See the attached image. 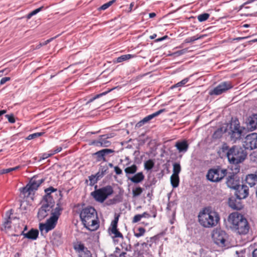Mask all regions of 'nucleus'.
<instances>
[{
  "instance_id": "nucleus-1",
  "label": "nucleus",
  "mask_w": 257,
  "mask_h": 257,
  "mask_svg": "<svg viewBox=\"0 0 257 257\" xmlns=\"http://www.w3.org/2000/svg\"><path fill=\"white\" fill-rule=\"evenodd\" d=\"M223 153H225L228 162L231 164H238L246 158L247 152L244 147L233 146L229 148L226 143H224L221 148Z\"/></svg>"
},
{
  "instance_id": "nucleus-2",
  "label": "nucleus",
  "mask_w": 257,
  "mask_h": 257,
  "mask_svg": "<svg viewBox=\"0 0 257 257\" xmlns=\"http://www.w3.org/2000/svg\"><path fill=\"white\" fill-rule=\"evenodd\" d=\"M228 222L232 230L240 235L247 234L250 227L247 219L238 212L231 213L228 216Z\"/></svg>"
},
{
  "instance_id": "nucleus-3",
  "label": "nucleus",
  "mask_w": 257,
  "mask_h": 257,
  "mask_svg": "<svg viewBox=\"0 0 257 257\" xmlns=\"http://www.w3.org/2000/svg\"><path fill=\"white\" fill-rule=\"evenodd\" d=\"M198 218L200 224L205 228H212L217 225L220 220L218 213L211 207H206L200 210Z\"/></svg>"
},
{
  "instance_id": "nucleus-4",
  "label": "nucleus",
  "mask_w": 257,
  "mask_h": 257,
  "mask_svg": "<svg viewBox=\"0 0 257 257\" xmlns=\"http://www.w3.org/2000/svg\"><path fill=\"white\" fill-rule=\"evenodd\" d=\"M80 218L85 227L88 230L94 231L98 228L97 212L94 207L83 208L80 212Z\"/></svg>"
},
{
  "instance_id": "nucleus-5",
  "label": "nucleus",
  "mask_w": 257,
  "mask_h": 257,
  "mask_svg": "<svg viewBox=\"0 0 257 257\" xmlns=\"http://www.w3.org/2000/svg\"><path fill=\"white\" fill-rule=\"evenodd\" d=\"M62 208L60 207L59 204H57L56 207L52 212V215L47 220L45 223H40L39 229L42 231L45 230L46 233L53 229L56 226L58 218L61 214Z\"/></svg>"
},
{
  "instance_id": "nucleus-6",
  "label": "nucleus",
  "mask_w": 257,
  "mask_h": 257,
  "mask_svg": "<svg viewBox=\"0 0 257 257\" xmlns=\"http://www.w3.org/2000/svg\"><path fill=\"white\" fill-rule=\"evenodd\" d=\"M244 129V127L240 125V123L237 119H232L228 128V133L231 141L236 142L237 140H240L243 137V131Z\"/></svg>"
},
{
  "instance_id": "nucleus-7",
  "label": "nucleus",
  "mask_w": 257,
  "mask_h": 257,
  "mask_svg": "<svg viewBox=\"0 0 257 257\" xmlns=\"http://www.w3.org/2000/svg\"><path fill=\"white\" fill-rule=\"evenodd\" d=\"M113 193L112 187L107 185L101 188L95 189L91 193V195L97 202L103 203L105 200Z\"/></svg>"
},
{
  "instance_id": "nucleus-8",
  "label": "nucleus",
  "mask_w": 257,
  "mask_h": 257,
  "mask_svg": "<svg viewBox=\"0 0 257 257\" xmlns=\"http://www.w3.org/2000/svg\"><path fill=\"white\" fill-rule=\"evenodd\" d=\"M227 175V170L221 168H212L208 170L206 177L212 182L221 181Z\"/></svg>"
},
{
  "instance_id": "nucleus-9",
  "label": "nucleus",
  "mask_w": 257,
  "mask_h": 257,
  "mask_svg": "<svg viewBox=\"0 0 257 257\" xmlns=\"http://www.w3.org/2000/svg\"><path fill=\"white\" fill-rule=\"evenodd\" d=\"M54 203L44 202L43 201L42 206L39 208L37 213V217L39 220H43L50 213L52 215V212L54 211L52 208L54 206Z\"/></svg>"
},
{
  "instance_id": "nucleus-10",
  "label": "nucleus",
  "mask_w": 257,
  "mask_h": 257,
  "mask_svg": "<svg viewBox=\"0 0 257 257\" xmlns=\"http://www.w3.org/2000/svg\"><path fill=\"white\" fill-rule=\"evenodd\" d=\"M227 234L225 231L221 229H216L212 233V238L215 244L221 247L226 246Z\"/></svg>"
},
{
  "instance_id": "nucleus-11",
  "label": "nucleus",
  "mask_w": 257,
  "mask_h": 257,
  "mask_svg": "<svg viewBox=\"0 0 257 257\" xmlns=\"http://www.w3.org/2000/svg\"><path fill=\"white\" fill-rule=\"evenodd\" d=\"M37 176H34L30 181L29 184L23 188L24 193L28 192L31 194L32 192L38 189L41 184L45 181L44 179H37Z\"/></svg>"
},
{
  "instance_id": "nucleus-12",
  "label": "nucleus",
  "mask_w": 257,
  "mask_h": 257,
  "mask_svg": "<svg viewBox=\"0 0 257 257\" xmlns=\"http://www.w3.org/2000/svg\"><path fill=\"white\" fill-rule=\"evenodd\" d=\"M243 147L245 150H252L257 148V133L248 135L243 142Z\"/></svg>"
},
{
  "instance_id": "nucleus-13",
  "label": "nucleus",
  "mask_w": 257,
  "mask_h": 257,
  "mask_svg": "<svg viewBox=\"0 0 257 257\" xmlns=\"http://www.w3.org/2000/svg\"><path fill=\"white\" fill-rule=\"evenodd\" d=\"M233 85L230 81L222 82L210 92V94L220 95L231 89Z\"/></svg>"
},
{
  "instance_id": "nucleus-14",
  "label": "nucleus",
  "mask_w": 257,
  "mask_h": 257,
  "mask_svg": "<svg viewBox=\"0 0 257 257\" xmlns=\"http://www.w3.org/2000/svg\"><path fill=\"white\" fill-rule=\"evenodd\" d=\"M74 248L78 253L79 257H92L90 251L83 243H80L75 245Z\"/></svg>"
},
{
  "instance_id": "nucleus-15",
  "label": "nucleus",
  "mask_w": 257,
  "mask_h": 257,
  "mask_svg": "<svg viewBox=\"0 0 257 257\" xmlns=\"http://www.w3.org/2000/svg\"><path fill=\"white\" fill-rule=\"evenodd\" d=\"M235 194L239 199H244L248 195V188L244 185H239L235 189Z\"/></svg>"
},
{
  "instance_id": "nucleus-16",
  "label": "nucleus",
  "mask_w": 257,
  "mask_h": 257,
  "mask_svg": "<svg viewBox=\"0 0 257 257\" xmlns=\"http://www.w3.org/2000/svg\"><path fill=\"white\" fill-rule=\"evenodd\" d=\"M114 151L109 149H104L99 151L96 152L94 154L96 157L97 161H103L106 162L107 160L105 159V156L109 155V154L113 153Z\"/></svg>"
},
{
  "instance_id": "nucleus-17",
  "label": "nucleus",
  "mask_w": 257,
  "mask_h": 257,
  "mask_svg": "<svg viewBox=\"0 0 257 257\" xmlns=\"http://www.w3.org/2000/svg\"><path fill=\"white\" fill-rule=\"evenodd\" d=\"M226 184L229 188L235 190L240 185L239 180L233 174H232L227 177Z\"/></svg>"
},
{
  "instance_id": "nucleus-18",
  "label": "nucleus",
  "mask_w": 257,
  "mask_h": 257,
  "mask_svg": "<svg viewBox=\"0 0 257 257\" xmlns=\"http://www.w3.org/2000/svg\"><path fill=\"white\" fill-rule=\"evenodd\" d=\"M50 239L52 244L57 246L60 245L63 242L62 233L59 231H54L52 234Z\"/></svg>"
},
{
  "instance_id": "nucleus-19",
  "label": "nucleus",
  "mask_w": 257,
  "mask_h": 257,
  "mask_svg": "<svg viewBox=\"0 0 257 257\" xmlns=\"http://www.w3.org/2000/svg\"><path fill=\"white\" fill-rule=\"evenodd\" d=\"M229 206L234 210H240L243 207L241 199L235 198L234 197L229 198L228 200Z\"/></svg>"
},
{
  "instance_id": "nucleus-20",
  "label": "nucleus",
  "mask_w": 257,
  "mask_h": 257,
  "mask_svg": "<svg viewBox=\"0 0 257 257\" xmlns=\"http://www.w3.org/2000/svg\"><path fill=\"white\" fill-rule=\"evenodd\" d=\"M91 145L99 147H108L110 146L111 142L102 135L98 140L92 141Z\"/></svg>"
},
{
  "instance_id": "nucleus-21",
  "label": "nucleus",
  "mask_w": 257,
  "mask_h": 257,
  "mask_svg": "<svg viewBox=\"0 0 257 257\" xmlns=\"http://www.w3.org/2000/svg\"><path fill=\"white\" fill-rule=\"evenodd\" d=\"M130 162H128L126 165L127 167L124 170L125 176L127 179L131 177L132 175L135 174L138 170V167L136 164H134L130 166Z\"/></svg>"
},
{
  "instance_id": "nucleus-22",
  "label": "nucleus",
  "mask_w": 257,
  "mask_h": 257,
  "mask_svg": "<svg viewBox=\"0 0 257 257\" xmlns=\"http://www.w3.org/2000/svg\"><path fill=\"white\" fill-rule=\"evenodd\" d=\"M178 152L181 153H186L189 148V144L187 141L185 140L177 141L175 146Z\"/></svg>"
},
{
  "instance_id": "nucleus-23",
  "label": "nucleus",
  "mask_w": 257,
  "mask_h": 257,
  "mask_svg": "<svg viewBox=\"0 0 257 257\" xmlns=\"http://www.w3.org/2000/svg\"><path fill=\"white\" fill-rule=\"evenodd\" d=\"M57 189L51 186L45 190L46 195L43 197V201L44 202H52L54 203V201L51 193L57 191Z\"/></svg>"
},
{
  "instance_id": "nucleus-24",
  "label": "nucleus",
  "mask_w": 257,
  "mask_h": 257,
  "mask_svg": "<svg viewBox=\"0 0 257 257\" xmlns=\"http://www.w3.org/2000/svg\"><path fill=\"white\" fill-rule=\"evenodd\" d=\"M21 235H23L25 238L31 240H36L38 237L39 231L37 229H31L27 233L23 231Z\"/></svg>"
},
{
  "instance_id": "nucleus-25",
  "label": "nucleus",
  "mask_w": 257,
  "mask_h": 257,
  "mask_svg": "<svg viewBox=\"0 0 257 257\" xmlns=\"http://www.w3.org/2000/svg\"><path fill=\"white\" fill-rule=\"evenodd\" d=\"M145 179V175L142 172L136 173L133 176H132L128 180L135 184H138L142 182Z\"/></svg>"
},
{
  "instance_id": "nucleus-26",
  "label": "nucleus",
  "mask_w": 257,
  "mask_h": 257,
  "mask_svg": "<svg viewBox=\"0 0 257 257\" xmlns=\"http://www.w3.org/2000/svg\"><path fill=\"white\" fill-rule=\"evenodd\" d=\"M247 126L253 131L257 128V114H253L248 118Z\"/></svg>"
},
{
  "instance_id": "nucleus-27",
  "label": "nucleus",
  "mask_w": 257,
  "mask_h": 257,
  "mask_svg": "<svg viewBox=\"0 0 257 257\" xmlns=\"http://www.w3.org/2000/svg\"><path fill=\"white\" fill-rule=\"evenodd\" d=\"M245 182L250 187H253L257 183V175L255 174H249L246 176Z\"/></svg>"
},
{
  "instance_id": "nucleus-28",
  "label": "nucleus",
  "mask_w": 257,
  "mask_h": 257,
  "mask_svg": "<svg viewBox=\"0 0 257 257\" xmlns=\"http://www.w3.org/2000/svg\"><path fill=\"white\" fill-rule=\"evenodd\" d=\"M13 214V210L12 209H10L7 211L6 212V218L5 221L4 223V226L5 228L9 229L11 228V216Z\"/></svg>"
},
{
  "instance_id": "nucleus-29",
  "label": "nucleus",
  "mask_w": 257,
  "mask_h": 257,
  "mask_svg": "<svg viewBox=\"0 0 257 257\" xmlns=\"http://www.w3.org/2000/svg\"><path fill=\"white\" fill-rule=\"evenodd\" d=\"M166 111L165 109H161L151 114H150L149 115H147L146 116V117H145L144 118V121H146L147 122H148V121H149L150 120H151V119H152L153 118H154V117L158 116L159 115H160V114H161L162 113H163V112H165Z\"/></svg>"
},
{
  "instance_id": "nucleus-30",
  "label": "nucleus",
  "mask_w": 257,
  "mask_h": 257,
  "mask_svg": "<svg viewBox=\"0 0 257 257\" xmlns=\"http://www.w3.org/2000/svg\"><path fill=\"white\" fill-rule=\"evenodd\" d=\"M171 183L173 188L178 186L179 183V175H172L171 176Z\"/></svg>"
},
{
  "instance_id": "nucleus-31",
  "label": "nucleus",
  "mask_w": 257,
  "mask_h": 257,
  "mask_svg": "<svg viewBox=\"0 0 257 257\" xmlns=\"http://www.w3.org/2000/svg\"><path fill=\"white\" fill-rule=\"evenodd\" d=\"M155 163L152 159H149L144 162V169L147 171L152 170L154 167Z\"/></svg>"
},
{
  "instance_id": "nucleus-32",
  "label": "nucleus",
  "mask_w": 257,
  "mask_h": 257,
  "mask_svg": "<svg viewBox=\"0 0 257 257\" xmlns=\"http://www.w3.org/2000/svg\"><path fill=\"white\" fill-rule=\"evenodd\" d=\"M135 55H131V54H125L120 56V57H118L117 58L116 62L117 63H120L121 62H123L124 61L129 60L132 58L135 57Z\"/></svg>"
},
{
  "instance_id": "nucleus-33",
  "label": "nucleus",
  "mask_w": 257,
  "mask_h": 257,
  "mask_svg": "<svg viewBox=\"0 0 257 257\" xmlns=\"http://www.w3.org/2000/svg\"><path fill=\"white\" fill-rule=\"evenodd\" d=\"M173 173L172 175H179V174L181 172V168L179 163H175L173 164Z\"/></svg>"
},
{
  "instance_id": "nucleus-34",
  "label": "nucleus",
  "mask_w": 257,
  "mask_h": 257,
  "mask_svg": "<svg viewBox=\"0 0 257 257\" xmlns=\"http://www.w3.org/2000/svg\"><path fill=\"white\" fill-rule=\"evenodd\" d=\"M143 189L140 186H138L132 190L133 197H136L140 196L143 192Z\"/></svg>"
},
{
  "instance_id": "nucleus-35",
  "label": "nucleus",
  "mask_w": 257,
  "mask_h": 257,
  "mask_svg": "<svg viewBox=\"0 0 257 257\" xmlns=\"http://www.w3.org/2000/svg\"><path fill=\"white\" fill-rule=\"evenodd\" d=\"M114 88H112V89H108V90L105 91V92H103L102 93H101L100 94H97L95 96H94V97H92L91 98H90L87 102V103H90L92 101H93L95 99H97V98H99L101 96H102L103 95H106V94H107L108 92H110L112 90H113Z\"/></svg>"
},
{
  "instance_id": "nucleus-36",
  "label": "nucleus",
  "mask_w": 257,
  "mask_h": 257,
  "mask_svg": "<svg viewBox=\"0 0 257 257\" xmlns=\"http://www.w3.org/2000/svg\"><path fill=\"white\" fill-rule=\"evenodd\" d=\"M210 15L208 13H203L197 16L199 22H202L206 21L209 18Z\"/></svg>"
},
{
  "instance_id": "nucleus-37",
  "label": "nucleus",
  "mask_w": 257,
  "mask_h": 257,
  "mask_svg": "<svg viewBox=\"0 0 257 257\" xmlns=\"http://www.w3.org/2000/svg\"><path fill=\"white\" fill-rule=\"evenodd\" d=\"M189 80V78H185L184 79H183L182 81L178 82L176 84L174 85L171 87L172 88H175V87H182L184 86L185 84H186Z\"/></svg>"
},
{
  "instance_id": "nucleus-38",
  "label": "nucleus",
  "mask_w": 257,
  "mask_h": 257,
  "mask_svg": "<svg viewBox=\"0 0 257 257\" xmlns=\"http://www.w3.org/2000/svg\"><path fill=\"white\" fill-rule=\"evenodd\" d=\"M20 168L19 166H16L14 168H10L8 169H4L0 171V174H4L10 173L12 171H16Z\"/></svg>"
},
{
  "instance_id": "nucleus-39",
  "label": "nucleus",
  "mask_w": 257,
  "mask_h": 257,
  "mask_svg": "<svg viewBox=\"0 0 257 257\" xmlns=\"http://www.w3.org/2000/svg\"><path fill=\"white\" fill-rule=\"evenodd\" d=\"M203 37V36H198V35L194 36H192L191 37L187 38V39H186L185 41L186 43H189L193 42H194L196 40H197L198 39H201Z\"/></svg>"
},
{
  "instance_id": "nucleus-40",
  "label": "nucleus",
  "mask_w": 257,
  "mask_h": 257,
  "mask_svg": "<svg viewBox=\"0 0 257 257\" xmlns=\"http://www.w3.org/2000/svg\"><path fill=\"white\" fill-rule=\"evenodd\" d=\"M111 233L113 234L114 235V237H119L123 238V235L121 233H120L117 229V228H111Z\"/></svg>"
},
{
  "instance_id": "nucleus-41",
  "label": "nucleus",
  "mask_w": 257,
  "mask_h": 257,
  "mask_svg": "<svg viewBox=\"0 0 257 257\" xmlns=\"http://www.w3.org/2000/svg\"><path fill=\"white\" fill-rule=\"evenodd\" d=\"M88 179L89 181V185L90 186H93L95 184L97 183L98 181L93 175L89 176Z\"/></svg>"
},
{
  "instance_id": "nucleus-42",
  "label": "nucleus",
  "mask_w": 257,
  "mask_h": 257,
  "mask_svg": "<svg viewBox=\"0 0 257 257\" xmlns=\"http://www.w3.org/2000/svg\"><path fill=\"white\" fill-rule=\"evenodd\" d=\"M138 232H135L134 235L137 237H140L143 235H144V233L146 232V230L143 227H139L138 229Z\"/></svg>"
},
{
  "instance_id": "nucleus-43",
  "label": "nucleus",
  "mask_w": 257,
  "mask_h": 257,
  "mask_svg": "<svg viewBox=\"0 0 257 257\" xmlns=\"http://www.w3.org/2000/svg\"><path fill=\"white\" fill-rule=\"evenodd\" d=\"M44 134V133H43V132L34 133V134L29 135L27 139L29 140H32V139L41 137Z\"/></svg>"
},
{
  "instance_id": "nucleus-44",
  "label": "nucleus",
  "mask_w": 257,
  "mask_h": 257,
  "mask_svg": "<svg viewBox=\"0 0 257 257\" xmlns=\"http://www.w3.org/2000/svg\"><path fill=\"white\" fill-rule=\"evenodd\" d=\"M114 0H112L111 1L108 2V3H106L104 4H103L102 6H101L99 9V10H105L107 9L108 8H109L114 2Z\"/></svg>"
},
{
  "instance_id": "nucleus-45",
  "label": "nucleus",
  "mask_w": 257,
  "mask_h": 257,
  "mask_svg": "<svg viewBox=\"0 0 257 257\" xmlns=\"http://www.w3.org/2000/svg\"><path fill=\"white\" fill-rule=\"evenodd\" d=\"M5 117L8 118L10 123H13L15 122L16 120L13 114H6Z\"/></svg>"
},
{
  "instance_id": "nucleus-46",
  "label": "nucleus",
  "mask_w": 257,
  "mask_h": 257,
  "mask_svg": "<svg viewBox=\"0 0 257 257\" xmlns=\"http://www.w3.org/2000/svg\"><path fill=\"white\" fill-rule=\"evenodd\" d=\"M188 51L187 49H184L179 51H177L174 53V55L176 56H181Z\"/></svg>"
},
{
  "instance_id": "nucleus-47",
  "label": "nucleus",
  "mask_w": 257,
  "mask_h": 257,
  "mask_svg": "<svg viewBox=\"0 0 257 257\" xmlns=\"http://www.w3.org/2000/svg\"><path fill=\"white\" fill-rule=\"evenodd\" d=\"M52 156V155L51 152H49V153H43L41 154V156L40 157V161L46 159Z\"/></svg>"
},
{
  "instance_id": "nucleus-48",
  "label": "nucleus",
  "mask_w": 257,
  "mask_h": 257,
  "mask_svg": "<svg viewBox=\"0 0 257 257\" xmlns=\"http://www.w3.org/2000/svg\"><path fill=\"white\" fill-rule=\"evenodd\" d=\"M118 221V217H115L114 219L111 222V228H117V223Z\"/></svg>"
},
{
  "instance_id": "nucleus-49",
  "label": "nucleus",
  "mask_w": 257,
  "mask_h": 257,
  "mask_svg": "<svg viewBox=\"0 0 257 257\" xmlns=\"http://www.w3.org/2000/svg\"><path fill=\"white\" fill-rule=\"evenodd\" d=\"M62 150V148L61 147H57L54 150H51L49 152H51L52 155L58 153L61 151Z\"/></svg>"
},
{
  "instance_id": "nucleus-50",
  "label": "nucleus",
  "mask_w": 257,
  "mask_h": 257,
  "mask_svg": "<svg viewBox=\"0 0 257 257\" xmlns=\"http://www.w3.org/2000/svg\"><path fill=\"white\" fill-rule=\"evenodd\" d=\"M141 218H142V216H141V214H137L134 217L133 219V223L138 222L141 220Z\"/></svg>"
},
{
  "instance_id": "nucleus-51",
  "label": "nucleus",
  "mask_w": 257,
  "mask_h": 257,
  "mask_svg": "<svg viewBox=\"0 0 257 257\" xmlns=\"http://www.w3.org/2000/svg\"><path fill=\"white\" fill-rule=\"evenodd\" d=\"M107 170L108 168L106 166H100L99 171L104 175Z\"/></svg>"
},
{
  "instance_id": "nucleus-52",
  "label": "nucleus",
  "mask_w": 257,
  "mask_h": 257,
  "mask_svg": "<svg viewBox=\"0 0 257 257\" xmlns=\"http://www.w3.org/2000/svg\"><path fill=\"white\" fill-rule=\"evenodd\" d=\"M114 172L117 175H121L122 174L121 169L118 166L114 167Z\"/></svg>"
},
{
  "instance_id": "nucleus-53",
  "label": "nucleus",
  "mask_w": 257,
  "mask_h": 257,
  "mask_svg": "<svg viewBox=\"0 0 257 257\" xmlns=\"http://www.w3.org/2000/svg\"><path fill=\"white\" fill-rule=\"evenodd\" d=\"M93 175L95 176L96 178H97V180H99L104 176V175L101 173V172L99 171H98L97 173H96L95 175Z\"/></svg>"
},
{
  "instance_id": "nucleus-54",
  "label": "nucleus",
  "mask_w": 257,
  "mask_h": 257,
  "mask_svg": "<svg viewBox=\"0 0 257 257\" xmlns=\"http://www.w3.org/2000/svg\"><path fill=\"white\" fill-rule=\"evenodd\" d=\"M10 80V77H3L1 79L0 81V84L3 85L6 82L9 81Z\"/></svg>"
},
{
  "instance_id": "nucleus-55",
  "label": "nucleus",
  "mask_w": 257,
  "mask_h": 257,
  "mask_svg": "<svg viewBox=\"0 0 257 257\" xmlns=\"http://www.w3.org/2000/svg\"><path fill=\"white\" fill-rule=\"evenodd\" d=\"M43 9H44V7L42 6L36 10H34V11H32L31 12L32 13V14L34 15H35L37 14H38V13H39L40 12H41L42 10H43Z\"/></svg>"
},
{
  "instance_id": "nucleus-56",
  "label": "nucleus",
  "mask_w": 257,
  "mask_h": 257,
  "mask_svg": "<svg viewBox=\"0 0 257 257\" xmlns=\"http://www.w3.org/2000/svg\"><path fill=\"white\" fill-rule=\"evenodd\" d=\"M147 123L146 121H144V118H143L142 120L139 121L137 124L136 126V127H141L143 126L144 124Z\"/></svg>"
},
{
  "instance_id": "nucleus-57",
  "label": "nucleus",
  "mask_w": 257,
  "mask_h": 257,
  "mask_svg": "<svg viewBox=\"0 0 257 257\" xmlns=\"http://www.w3.org/2000/svg\"><path fill=\"white\" fill-rule=\"evenodd\" d=\"M175 203L173 201H169L167 204V209L170 210L171 208L174 205Z\"/></svg>"
},
{
  "instance_id": "nucleus-58",
  "label": "nucleus",
  "mask_w": 257,
  "mask_h": 257,
  "mask_svg": "<svg viewBox=\"0 0 257 257\" xmlns=\"http://www.w3.org/2000/svg\"><path fill=\"white\" fill-rule=\"evenodd\" d=\"M115 135L114 133H110V134H107L105 135H102V137H104L106 139H108L109 138H113L114 137Z\"/></svg>"
},
{
  "instance_id": "nucleus-59",
  "label": "nucleus",
  "mask_w": 257,
  "mask_h": 257,
  "mask_svg": "<svg viewBox=\"0 0 257 257\" xmlns=\"http://www.w3.org/2000/svg\"><path fill=\"white\" fill-rule=\"evenodd\" d=\"M168 38V36L166 35V36H163V37H162L161 38L157 39L156 40V42H161V41H164V40H166V39H167Z\"/></svg>"
},
{
  "instance_id": "nucleus-60",
  "label": "nucleus",
  "mask_w": 257,
  "mask_h": 257,
  "mask_svg": "<svg viewBox=\"0 0 257 257\" xmlns=\"http://www.w3.org/2000/svg\"><path fill=\"white\" fill-rule=\"evenodd\" d=\"M156 181L155 178H154L152 181L150 183V184H147L145 185L146 188L150 187L152 185H154L156 183Z\"/></svg>"
},
{
  "instance_id": "nucleus-61",
  "label": "nucleus",
  "mask_w": 257,
  "mask_h": 257,
  "mask_svg": "<svg viewBox=\"0 0 257 257\" xmlns=\"http://www.w3.org/2000/svg\"><path fill=\"white\" fill-rule=\"evenodd\" d=\"M142 218L145 217V218H150L151 217V215L147 213V212H144L143 214H141Z\"/></svg>"
},
{
  "instance_id": "nucleus-62",
  "label": "nucleus",
  "mask_w": 257,
  "mask_h": 257,
  "mask_svg": "<svg viewBox=\"0 0 257 257\" xmlns=\"http://www.w3.org/2000/svg\"><path fill=\"white\" fill-rule=\"evenodd\" d=\"M252 257H257V248L254 249L252 251Z\"/></svg>"
},
{
  "instance_id": "nucleus-63",
  "label": "nucleus",
  "mask_w": 257,
  "mask_h": 257,
  "mask_svg": "<svg viewBox=\"0 0 257 257\" xmlns=\"http://www.w3.org/2000/svg\"><path fill=\"white\" fill-rule=\"evenodd\" d=\"M33 16H34L32 12H30L29 14H28L27 15V17L26 18L28 19H30L32 17H33Z\"/></svg>"
},
{
  "instance_id": "nucleus-64",
  "label": "nucleus",
  "mask_w": 257,
  "mask_h": 257,
  "mask_svg": "<svg viewBox=\"0 0 257 257\" xmlns=\"http://www.w3.org/2000/svg\"><path fill=\"white\" fill-rule=\"evenodd\" d=\"M33 16H34L32 12H30L29 14H28L27 15V17L26 18L28 19H30L32 17H33Z\"/></svg>"
}]
</instances>
